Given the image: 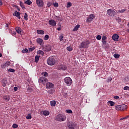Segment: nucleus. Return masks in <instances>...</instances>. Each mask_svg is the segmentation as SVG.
I'll return each mask as SVG.
<instances>
[{"instance_id":"b1692460","label":"nucleus","mask_w":129,"mask_h":129,"mask_svg":"<svg viewBox=\"0 0 129 129\" xmlns=\"http://www.w3.org/2000/svg\"><path fill=\"white\" fill-rule=\"evenodd\" d=\"M20 7H21L23 10H26V7H25V5H24V3H23V2H20Z\"/></svg>"},{"instance_id":"9b49d317","label":"nucleus","mask_w":129,"mask_h":129,"mask_svg":"<svg viewBox=\"0 0 129 129\" xmlns=\"http://www.w3.org/2000/svg\"><path fill=\"white\" fill-rule=\"evenodd\" d=\"M49 24L50 26H52V27H55V26H56V21H55V20H49L48 21Z\"/></svg>"},{"instance_id":"13d9d810","label":"nucleus","mask_w":129,"mask_h":129,"mask_svg":"<svg viewBox=\"0 0 129 129\" xmlns=\"http://www.w3.org/2000/svg\"><path fill=\"white\" fill-rule=\"evenodd\" d=\"M114 99H118L119 98V97L118 96H114Z\"/></svg>"},{"instance_id":"6e6d98bb","label":"nucleus","mask_w":129,"mask_h":129,"mask_svg":"<svg viewBox=\"0 0 129 129\" xmlns=\"http://www.w3.org/2000/svg\"><path fill=\"white\" fill-rule=\"evenodd\" d=\"M108 81H111V80H112V77H109L107 79Z\"/></svg>"},{"instance_id":"f8f14e48","label":"nucleus","mask_w":129,"mask_h":129,"mask_svg":"<svg viewBox=\"0 0 129 129\" xmlns=\"http://www.w3.org/2000/svg\"><path fill=\"white\" fill-rule=\"evenodd\" d=\"M58 69L59 70H66V69H67V67H66L65 65L61 64L58 66Z\"/></svg>"},{"instance_id":"cd10ccee","label":"nucleus","mask_w":129,"mask_h":129,"mask_svg":"<svg viewBox=\"0 0 129 129\" xmlns=\"http://www.w3.org/2000/svg\"><path fill=\"white\" fill-rule=\"evenodd\" d=\"M62 93H70L67 89H63L62 90Z\"/></svg>"},{"instance_id":"e2e57ef3","label":"nucleus","mask_w":129,"mask_h":129,"mask_svg":"<svg viewBox=\"0 0 129 129\" xmlns=\"http://www.w3.org/2000/svg\"><path fill=\"white\" fill-rule=\"evenodd\" d=\"M125 119H126L127 118H128L129 115L126 116L125 117H124Z\"/></svg>"},{"instance_id":"de8ad7c7","label":"nucleus","mask_w":129,"mask_h":129,"mask_svg":"<svg viewBox=\"0 0 129 129\" xmlns=\"http://www.w3.org/2000/svg\"><path fill=\"white\" fill-rule=\"evenodd\" d=\"M18 124H13L12 127L14 128H17V127H18Z\"/></svg>"},{"instance_id":"7c9ffc66","label":"nucleus","mask_w":129,"mask_h":129,"mask_svg":"<svg viewBox=\"0 0 129 129\" xmlns=\"http://www.w3.org/2000/svg\"><path fill=\"white\" fill-rule=\"evenodd\" d=\"M37 54H38V55H44V51L42 50H38L37 51Z\"/></svg>"},{"instance_id":"e433bc0d","label":"nucleus","mask_w":129,"mask_h":129,"mask_svg":"<svg viewBox=\"0 0 129 129\" xmlns=\"http://www.w3.org/2000/svg\"><path fill=\"white\" fill-rule=\"evenodd\" d=\"M47 7L48 8H50L51 6H52V5H53V3L52 2H48L47 3Z\"/></svg>"},{"instance_id":"4468645a","label":"nucleus","mask_w":129,"mask_h":129,"mask_svg":"<svg viewBox=\"0 0 129 129\" xmlns=\"http://www.w3.org/2000/svg\"><path fill=\"white\" fill-rule=\"evenodd\" d=\"M21 13L20 12H18V11H16L15 13L13 14V16L17 17L18 19H21L20 16Z\"/></svg>"},{"instance_id":"37998d69","label":"nucleus","mask_w":129,"mask_h":129,"mask_svg":"<svg viewBox=\"0 0 129 129\" xmlns=\"http://www.w3.org/2000/svg\"><path fill=\"white\" fill-rule=\"evenodd\" d=\"M126 11V9H122L121 10H119V13H124V12Z\"/></svg>"},{"instance_id":"79ce46f5","label":"nucleus","mask_w":129,"mask_h":129,"mask_svg":"<svg viewBox=\"0 0 129 129\" xmlns=\"http://www.w3.org/2000/svg\"><path fill=\"white\" fill-rule=\"evenodd\" d=\"M116 20L117 21V22H118L119 24V23H121V19H120V18H116Z\"/></svg>"},{"instance_id":"2eb2a0df","label":"nucleus","mask_w":129,"mask_h":129,"mask_svg":"<svg viewBox=\"0 0 129 129\" xmlns=\"http://www.w3.org/2000/svg\"><path fill=\"white\" fill-rule=\"evenodd\" d=\"M3 98L6 102L10 101V96H9V95L3 96Z\"/></svg>"},{"instance_id":"aec40b11","label":"nucleus","mask_w":129,"mask_h":129,"mask_svg":"<svg viewBox=\"0 0 129 129\" xmlns=\"http://www.w3.org/2000/svg\"><path fill=\"white\" fill-rule=\"evenodd\" d=\"M37 33L39 35H44V34H45V31H44V30H37Z\"/></svg>"},{"instance_id":"864d4df0","label":"nucleus","mask_w":129,"mask_h":129,"mask_svg":"<svg viewBox=\"0 0 129 129\" xmlns=\"http://www.w3.org/2000/svg\"><path fill=\"white\" fill-rule=\"evenodd\" d=\"M106 40V36H103L102 37V41H104Z\"/></svg>"},{"instance_id":"f257e3e1","label":"nucleus","mask_w":129,"mask_h":129,"mask_svg":"<svg viewBox=\"0 0 129 129\" xmlns=\"http://www.w3.org/2000/svg\"><path fill=\"white\" fill-rule=\"evenodd\" d=\"M46 87L47 89H49L47 90L48 93L49 94H52V93H54L55 90H54V84L52 83L47 82L46 84Z\"/></svg>"},{"instance_id":"c03bdc74","label":"nucleus","mask_w":129,"mask_h":129,"mask_svg":"<svg viewBox=\"0 0 129 129\" xmlns=\"http://www.w3.org/2000/svg\"><path fill=\"white\" fill-rule=\"evenodd\" d=\"M48 39H49V35H46L44 36V39L46 41H47V40H48Z\"/></svg>"},{"instance_id":"6ab92c4d","label":"nucleus","mask_w":129,"mask_h":129,"mask_svg":"<svg viewBox=\"0 0 129 129\" xmlns=\"http://www.w3.org/2000/svg\"><path fill=\"white\" fill-rule=\"evenodd\" d=\"M15 30L18 33V34H22V29L19 27H17L15 28Z\"/></svg>"},{"instance_id":"0e129e2a","label":"nucleus","mask_w":129,"mask_h":129,"mask_svg":"<svg viewBox=\"0 0 129 129\" xmlns=\"http://www.w3.org/2000/svg\"><path fill=\"white\" fill-rule=\"evenodd\" d=\"M123 119H125L124 117H122L120 119V120H123Z\"/></svg>"},{"instance_id":"338daca9","label":"nucleus","mask_w":129,"mask_h":129,"mask_svg":"<svg viewBox=\"0 0 129 129\" xmlns=\"http://www.w3.org/2000/svg\"><path fill=\"white\" fill-rule=\"evenodd\" d=\"M6 28H9V24H6Z\"/></svg>"},{"instance_id":"2f4dec72","label":"nucleus","mask_w":129,"mask_h":129,"mask_svg":"<svg viewBox=\"0 0 129 129\" xmlns=\"http://www.w3.org/2000/svg\"><path fill=\"white\" fill-rule=\"evenodd\" d=\"M115 109L120 111V105L115 106Z\"/></svg>"},{"instance_id":"20e7f679","label":"nucleus","mask_w":129,"mask_h":129,"mask_svg":"<svg viewBox=\"0 0 129 129\" xmlns=\"http://www.w3.org/2000/svg\"><path fill=\"white\" fill-rule=\"evenodd\" d=\"M38 82L43 84V85H46L47 82H48V79L44 77H41L38 80Z\"/></svg>"},{"instance_id":"423d86ee","label":"nucleus","mask_w":129,"mask_h":129,"mask_svg":"<svg viewBox=\"0 0 129 129\" xmlns=\"http://www.w3.org/2000/svg\"><path fill=\"white\" fill-rule=\"evenodd\" d=\"M89 41H87L85 42H82L80 45V48H88V46H89Z\"/></svg>"},{"instance_id":"09e8293b","label":"nucleus","mask_w":129,"mask_h":129,"mask_svg":"<svg viewBox=\"0 0 129 129\" xmlns=\"http://www.w3.org/2000/svg\"><path fill=\"white\" fill-rule=\"evenodd\" d=\"M13 7L15 8L16 9H17L18 11H20V8H19L18 6L17 5H14Z\"/></svg>"},{"instance_id":"f3484780","label":"nucleus","mask_w":129,"mask_h":129,"mask_svg":"<svg viewBox=\"0 0 129 129\" xmlns=\"http://www.w3.org/2000/svg\"><path fill=\"white\" fill-rule=\"evenodd\" d=\"M11 65L10 61H7L2 66V68H6V67H9Z\"/></svg>"},{"instance_id":"6e6552de","label":"nucleus","mask_w":129,"mask_h":129,"mask_svg":"<svg viewBox=\"0 0 129 129\" xmlns=\"http://www.w3.org/2000/svg\"><path fill=\"white\" fill-rule=\"evenodd\" d=\"M52 49V46L49 44H47L46 46L43 47V50L44 52H49V51H51Z\"/></svg>"},{"instance_id":"72a5a7b5","label":"nucleus","mask_w":129,"mask_h":129,"mask_svg":"<svg viewBox=\"0 0 129 129\" xmlns=\"http://www.w3.org/2000/svg\"><path fill=\"white\" fill-rule=\"evenodd\" d=\"M22 53H29V50L28 49L25 48L22 50Z\"/></svg>"},{"instance_id":"58836bf2","label":"nucleus","mask_w":129,"mask_h":129,"mask_svg":"<svg viewBox=\"0 0 129 129\" xmlns=\"http://www.w3.org/2000/svg\"><path fill=\"white\" fill-rule=\"evenodd\" d=\"M42 76H44L45 77H47L48 76V74L47 72H44L42 73Z\"/></svg>"},{"instance_id":"680f3d73","label":"nucleus","mask_w":129,"mask_h":129,"mask_svg":"<svg viewBox=\"0 0 129 129\" xmlns=\"http://www.w3.org/2000/svg\"><path fill=\"white\" fill-rule=\"evenodd\" d=\"M61 27H58V28H57V30L58 31H61Z\"/></svg>"},{"instance_id":"c85d7f7f","label":"nucleus","mask_w":129,"mask_h":129,"mask_svg":"<svg viewBox=\"0 0 129 129\" xmlns=\"http://www.w3.org/2000/svg\"><path fill=\"white\" fill-rule=\"evenodd\" d=\"M120 56V55L118 54H114L113 55V57H114V58H115V59H118V58H119V57Z\"/></svg>"},{"instance_id":"603ef678","label":"nucleus","mask_w":129,"mask_h":129,"mask_svg":"<svg viewBox=\"0 0 129 129\" xmlns=\"http://www.w3.org/2000/svg\"><path fill=\"white\" fill-rule=\"evenodd\" d=\"M67 113H72L73 112L71 110H66Z\"/></svg>"},{"instance_id":"ddd939ff","label":"nucleus","mask_w":129,"mask_h":129,"mask_svg":"<svg viewBox=\"0 0 129 129\" xmlns=\"http://www.w3.org/2000/svg\"><path fill=\"white\" fill-rule=\"evenodd\" d=\"M119 38V36L118 34H113V41L115 42H117L118 41V39Z\"/></svg>"},{"instance_id":"774afa93","label":"nucleus","mask_w":129,"mask_h":129,"mask_svg":"<svg viewBox=\"0 0 129 129\" xmlns=\"http://www.w3.org/2000/svg\"><path fill=\"white\" fill-rule=\"evenodd\" d=\"M126 32H127L128 33H129V29H127Z\"/></svg>"},{"instance_id":"8fccbe9b","label":"nucleus","mask_w":129,"mask_h":129,"mask_svg":"<svg viewBox=\"0 0 129 129\" xmlns=\"http://www.w3.org/2000/svg\"><path fill=\"white\" fill-rule=\"evenodd\" d=\"M68 129H75V128L74 127V126L71 125L69 126Z\"/></svg>"},{"instance_id":"ea45409f","label":"nucleus","mask_w":129,"mask_h":129,"mask_svg":"<svg viewBox=\"0 0 129 129\" xmlns=\"http://www.w3.org/2000/svg\"><path fill=\"white\" fill-rule=\"evenodd\" d=\"M8 71H9V72H12V73H14V72H15V71H15V69H9L8 70Z\"/></svg>"},{"instance_id":"412c9836","label":"nucleus","mask_w":129,"mask_h":129,"mask_svg":"<svg viewBox=\"0 0 129 129\" xmlns=\"http://www.w3.org/2000/svg\"><path fill=\"white\" fill-rule=\"evenodd\" d=\"M79 28H80V25L79 24L77 25L73 30V32H76V31H78Z\"/></svg>"},{"instance_id":"c756f323","label":"nucleus","mask_w":129,"mask_h":129,"mask_svg":"<svg viewBox=\"0 0 129 129\" xmlns=\"http://www.w3.org/2000/svg\"><path fill=\"white\" fill-rule=\"evenodd\" d=\"M68 51H69V52H71L73 50V48H72V46H69L67 47Z\"/></svg>"},{"instance_id":"c9c22d12","label":"nucleus","mask_w":129,"mask_h":129,"mask_svg":"<svg viewBox=\"0 0 129 129\" xmlns=\"http://www.w3.org/2000/svg\"><path fill=\"white\" fill-rule=\"evenodd\" d=\"M26 118L27 119H31V118H32V115L31 114H28L26 116Z\"/></svg>"},{"instance_id":"a878e982","label":"nucleus","mask_w":129,"mask_h":129,"mask_svg":"<svg viewBox=\"0 0 129 129\" xmlns=\"http://www.w3.org/2000/svg\"><path fill=\"white\" fill-rule=\"evenodd\" d=\"M43 113L44 115H45V116L49 115V114H50V112H49V111H46V110L43 111Z\"/></svg>"},{"instance_id":"dca6fc26","label":"nucleus","mask_w":129,"mask_h":129,"mask_svg":"<svg viewBox=\"0 0 129 129\" xmlns=\"http://www.w3.org/2000/svg\"><path fill=\"white\" fill-rule=\"evenodd\" d=\"M120 111H122V110H125L126 108H127V106L124 104L120 105Z\"/></svg>"},{"instance_id":"39448f33","label":"nucleus","mask_w":129,"mask_h":129,"mask_svg":"<svg viewBox=\"0 0 129 129\" xmlns=\"http://www.w3.org/2000/svg\"><path fill=\"white\" fill-rule=\"evenodd\" d=\"M64 83L68 86H70L72 84V79L70 77H66L64 79Z\"/></svg>"},{"instance_id":"4be33fe9","label":"nucleus","mask_w":129,"mask_h":129,"mask_svg":"<svg viewBox=\"0 0 129 129\" xmlns=\"http://www.w3.org/2000/svg\"><path fill=\"white\" fill-rule=\"evenodd\" d=\"M40 56L39 55H36L35 56V62L36 63H38V62H39V60L40 59Z\"/></svg>"},{"instance_id":"473e14b6","label":"nucleus","mask_w":129,"mask_h":129,"mask_svg":"<svg viewBox=\"0 0 129 129\" xmlns=\"http://www.w3.org/2000/svg\"><path fill=\"white\" fill-rule=\"evenodd\" d=\"M24 19L25 21H28V14L27 13H25Z\"/></svg>"},{"instance_id":"4d7b16f0","label":"nucleus","mask_w":129,"mask_h":129,"mask_svg":"<svg viewBox=\"0 0 129 129\" xmlns=\"http://www.w3.org/2000/svg\"><path fill=\"white\" fill-rule=\"evenodd\" d=\"M29 52H32V51H34V48H30L29 49Z\"/></svg>"},{"instance_id":"3c124183","label":"nucleus","mask_w":129,"mask_h":129,"mask_svg":"<svg viewBox=\"0 0 129 129\" xmlns=\"http://www.w3.org/2000/svg\"><path fill=\"white\" fill-rule=\"evenodd\" d=\"M124 90H129V87L128 86H125L123 88Z\"/></svg>"},{"instance_id":"bb28decb","label":"nucleus","mask_w":129,"mask_h":129,"mask_svg":"<svg viewBox=\"0 0 129 129\" xmlns=\"http://www.w3.org/2000/svg\"><path fill=\"white\" fill-rule=\"evenodd\" d=\"M50 105L51 106H55V105H56V101H50Z\"/></svg>"},{"instance_id":"5701e85b","label":"nucleus","mask_w":129,"mask_h":129,"mask_svg":"<svg viewBox=\"0 0 129 129\" xmlns=\"http://www.w3.org/2000/svg\"><path fill=\"white\" fill-rule=\"evenodd\" d=\"M24 4L28 5V6H31V5H32V2L31 1V0H27L26 2H24Z\"/></svg>"},{"instance_id":"f03ea898","label":"nucleus","mask_w":129,"mask_h":129,"mask_svg":"<svg viewBox=\"0 0 129 129\" xmlns=\"http://www.w3.org/2000/svg\"><path fill=\"white\" fill-rule=\"evenodd\" d=\"M47 63L48 65L53 66V65H55L56 63V59L53 57H49L47 60Z\"/></svg>"},{"instance_id":"0eeeda50","label":"nucleus","mask_w":129,"mask_h":129,"mask_svg":"<svg viewBox=\"0 0 129 129\" xmlns=\"http://www.w3.org/2000/svg\"><path fill=\"white\" fill-rule=\"evenodd\" d=\"M36 3L38 8H43L44 7V1L43 0H36Z\"/></svg>"},{"instance_id":"393cba45","label":"nucleus","mask_w":129,"mask_h":129,"mask_svg":"<svg viewBox=\"0 0 129 129\" xmlns=\"http://www.w3.org/2000/svg\"><path fill=\"white\" fill-rule=\"evenodd\" d=\"M58 39L60 42H62V41H63V39H64V36H63V34H60Z\"/></svg>"},{"instance_id":"9d476101","label":"nucleus","mask_w":129,"mask_h":129,"mask_svg":"<svg viewBox=\"0 0 129 129\" xmlns=\"http://www.w3.org/2000/svg\"><path fill=\"white\" fill-rule=\"evenodd\" d=\"M36 42L38 44H39L40 46L44 45V41L42 39V38H37Z\"/></svg>"},{"instance_id":"5fc2aeb1","label":"nucleus","mask_w":129,"mask_h":129,"mask_svg":"<svg viewBox=\"0 0 129 129\" xmlns=\"http://www.w3.org/2000/svg\"><path fill=\"white\" fill-rule=\"evenodd\" d=\"M102 43L103 44V45L106 44V40H102Z\"/></svg>"},{"instance_id":"a18cd8bd","label":"nucleus","mask_w":129,"mask_h":129,"mask_svg":"<svg viewBox=\"0 0 129 129\" xmlns=\"http://www.w3.org/2000/svg\"><path fill=\"white\" fill-rule=\"evenodd\" d=\"M53 6H54L55 8H58V7H59V5H58V3H53Z\"/></svg>"},{"instance_id":"1a4fd4ad","label":"nucleus","mask_w":129,"mask_h":129,"mask_svg":"<svg viewBox=\"0 0 129 129\" xmlns=\"http://www.w3.org/2000/svg\"><path fill=\"white\" fill-rule=\"evenodd\" d=\"M95 18V16L91 14L89 15V17L87 18V23H90L93 20V19Z\"/></svg>"},{"instance_id":"f704fd0d","label":"nucleus","mask_w":129,"mask_h":129,"mask_svg":"<svg viewBox=\"0 0 129 129\" xmlns=\"http://www.w3.org/2000/svg\"><path fill=\"white\" fill-rule=\"evenodd\" d=\"M10 33H11L12 35H16V34H17V32H16L15 30H10Z\"/></svg>"},{"instance_id":"bf43d9fd","label":"nucleus","mask_w":129,"mask_h":129,"mask_svg":"<svg viewBox=\"0 0 129 129\" xmlns=\"http://www.w3.org/2000/svg\"><path fill=\"white\" fill-rule=\"evenodd\" d=\"M14 91H18V87H15L14 88Z\"/></svg>"},{"instance_id":"052dcab7","label":"nucleus","mask_w":129,"mask_h":129,"mask_svg":"<svg viewBox=\"0 0 129 129\" xmlns=\"http://www.w3.org/2000/svg\"><path fill=\"white\" fill-rule=\"evenodd\" d=\"M2 85H3V86L4 87H6V83L3 82V83H2Z\"/></svg>"},{"instance_id":"4c0bfd02","label":"nucleus","mask_w":129,"mask_h":129,"mask_svg":"<svg viewBox=\"0 0 129 129\" xmlns=\"http://www.w3.org/2000/svg\"><path fill=\"white\" fill-rule=\"evenodd\" d=\"M107 103L108 104H110L111 106H113V102L112 101H109Z\"/></svg>"},{"instance_id":"a211bd4d","label":"nucleus","mask_w":129,"mask_h":129,"mask_svg":"<svg viewBox=\"0 0 129 129\" xmlns=\"http://www.w3.org/2000/svg\"><path fill=\"white\" fill-rule=\"evenodd\" d=\"M107 13L108 15V16H110V17H111L112 15H113V10L109 9L107 11Z\"/></svg>"},{"instance_id":"a19ab883","label":"nucleus","mask_w":129,"mask_h":129,"mask_svg":"<svg viewBox=\"0 0 129 129\" xmlns=\"http://www.w3.org/2000/svg\"><path fill=\"white\" fill-rule=\"evenodd\" d=\"M72 6V4H71V3L69 2L68 3V4L67 5V8H70V7Z\"/></svg>"},{"instance_id":"7ed1b4c3","label":"nucleus","mask_w":129,"mask_h":129,"mask_svg":"<svg viewBox=\"0 0 129 129\" xmlns=\"http://www.w3.org/2000/svg\"><path fill=\"white\" fill-rule=\"evenodd\" d=\"M55 120L57 121H64V120H66V116L63 114L57 115L56 117Z\"/></svg>"},{"instance_id":"69168bd1","label":"nucleus","mask_w":129,"mask_h":129,"mask_svg":"<svg viewBox=\"0 0 129 129\" xmlns=\"http://www.w3.org/2000/svg\"><path fill=\"white\" fill-rule=\"evenodd\" d=\"M0 6H3V2L0 0Z\"/></svg>"},{"instance_id":"49530a36","label":"nucleus","mask_w":129,"mask_h":129,"mask_svg":"<svg viewBox=\"0 0 129 129\" xmlns=\"http://www.w3.org/2000/svg\"><path fill=\"white\" fill-rule=\"evenodd\" d=\"M96 39H97V40H101V36H100V35H98V36H97V37H96Z\"/></svg>"}]
</instances>
